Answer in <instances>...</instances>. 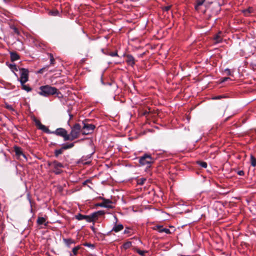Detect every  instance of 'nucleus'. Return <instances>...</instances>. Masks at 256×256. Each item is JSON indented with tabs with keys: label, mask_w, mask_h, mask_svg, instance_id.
<instances>
[{
	"label": "nucleus",
	"mask_w": 256,
	"mask_h": 256,
	"mask_svg": "<svg viewBox=\"0 0 256 256\" xmlns=\"http://www.w3.org/2000/svg\"><path fill=\"white\" fill-rule=\"evenodd\" d=\"M40 89V92L38 94L44 96H48L57 94L58 92V90L56 88L50 86L48 85L41 86Z\"/></svg>",
	"instance_id": "1"
},
{
	"label": "nucleus",
	"mask_w": 256,
	"mask_h": 256,
	"mask_svg": "<svg viewBox=\"0 0 256 256\" xmlns=\"http://www.w3.org/2000/svg\"><path fill=\"white\" fill-rule=\"evenodd\" d=\"M154 162V159L150 155L145 154L139 159V162L142 166H146L147 168L150 167L152 164Z\"/></svg>",
	"instance_id": "2"
},
{
	"label": "nucleus",
	"mask_w": 256,
	"mask_h": 256,
	"mask_svg": "<svg viewBox=\"0 0 256 256\" xmlns=\"http://www.w3.org/2000/svg\"><path fill=\"white\" fill-rule=\"evenodd\" d=\"M81 131V126L79 124H75L72 128V130L69 136L70 139L69 140H72L78 138Z\"/></svg>",
	"instance_id": "3"
},
{
	"label": "nucleus",
	"mask_w": 256,
	"mask_h": 256,
	"mask_svg": "<svg viewBox=\"0 0 256 256\" xmlns=\"http://www.w3.org/2000/svg\"><path fill=\"white\" fill-rule=\"evenodd\" d=\"M48 166L52 169V172L56 174H60L62 172L61 168L63 167V165L58 161L49 162Z\"/></svg>",
	"instance_id": "4"
},
{
	"label": "nucleus",
	"mask_w": 256,
	"mask_h": 256,
	"mask_svg": "<svg viewBox=\"0 0 256 256\" xmlns=\"http://www.w3.org/2000/svg\"><path fill=\"white\" fill-rule=\"evenodd\" d=\"M20 70V78L18 80L20 82H26L28 80L29 71L28 69L21 68Z\"/></svg>",
	"instance_id": "5"
},
{
	"label": "nucleus",
	"mask_w": 256,
	"mask_h": 256,
	"mask_svg": "<svg viewBox=\"0 0 256 256\" xmlns=\"http://www.w3.org/2000/svg\"><path fill=\"white\" fill-rule=\"evenodd\" d=\"M52 134L63 137L64 140H68L70 139V136L68 134L66 130L63 128H57L55 131L52 132Z\"/></svg>",
	"instance_id": "6"
},
{
	"label": "nucleus",
	"mask_w": 256,
	"mask_h": 256,
	"mask_svg": "<svg viewBox=\"0 0 256 256\" xmlns=\"http://www.w3.org/2000/svg\"><path fill=\"white\" fill-rule=\"evenodd\" d=\"M95 128V126L92 124H84V126L82 130L83 134L87 135L91 134Z\"/></svg>",
	"instance_id": "7"
},
{
	"label": "nucleus",
	"mask_w": 256,
	"mask_h": 256,
	"mask_svg": "<svg viewBox=\"0 0 256 256\" xmlns=\"http://www.w3.org/2000/svg\"><path fill=\"white\" fill-rule=\"evenodd\" d=\"M34 122L37 128L42 130V132L47 134H52V132L46 126L42 124L38 120H35Z\"/></svg>",
	"instance_id": "8"
},
{
	"label": "nucleus",
	"mask_w": 256,
	"mask_h": 256,
	"mask_svg": "<svg viewBox=\"0 0 256 256\" xmlns=\"http://www.w3.org/2000/svg\"><path fill=\"white\" fill-rule=\"evenodd\" d=\"M154 230H157L159 232H165L167 234H170V232L168 228H164L162 226H156L154 228Z\"/></svg>",
	"instance_id": "9"
},
{
	"label": "nucleus",
	"mask_w": 256,
	"mask_h": 256,
	"mask_svg": "<svg viewBox=\"0 0 256 256\" xmlns=\"http://www.w3.org/2000/svg\"><path fill=\"white\" fill-rule=\"evenodd\" d=\"M100 198L102 200V202L104 204V207L107 208H112L113 206L112 205V202L108 200V199H106L104 198L100 197Z\"/></svg>",
	"instance_id": "10"
},
{
	"label": "nucleus",
	"mask_w": 256,
	"mask_h": 256,
	"mask_svg": "<svg viewBox=\"0 0 256 256\" xmlns=\"http://www.w3.org/2000/svg\"><path fill=\"white\" fill-rule=\"evenodd\" d=\"M126 62L128 65L131 66H133L135 64L134 57L130 55H128L126 56Z\"/></svg>",
	"instance_id": "11"
},
{
	"label": "nucleus",
	"mask_w": 256,
	"mask_h": 256,
	"mask_svg": "<svg viewBox=\"0 0 256 256\" xmlns=\"http://www.w3.org/2000/svg\"><path fill=\"white\" fill-rule=\"evenodd\" d=\"M124 228V226L122 224H115L114 226L112 229V231H114L116 232H118L120 230H122Z\"/></svg>",
	"instance_id": "12"
},
{
	"label": "nucleus",
	"mask_w": 256,
	"mask_h": 256,
	"mask_svg": "<svg viewBox=\"0 0 256 256\" xmlns=\"http://www.w3.org/2000/svg\"><path fill=\"white\" fill-rule=\"evenodd\" d=\"M26 82H20L22 86V89L26 90L27 92H30L32 90V88L28 84H26Z\"/></svg>",
	"instance_id": "13"
},
{
	"label": "nucleus",
	"mask_w": 256,
	"mask_h": 256,
	"mask_svg": "<svg viewBox=\"0 0 256 256\" xmlns=\"http://www.w3.org/2000/svg\"><path fill=\"white\" fill-rule=\"evenodd\" d=\"M10 60L12 62L18 60L20 58V56L16 52H11L10 53Z\"/></svg>",
	"instance_id": "14"
},
{
	"label": "nucleus",
	"mask_w": 256,
	"mask_h": 256,
	"mask_svg": "<svg viewBox=\"0 0 256 256\" xmlns=\"http://www.w3.org/2000/svg\"><path fill=\"white\" fill-rule=\"evenodd\" d=\"M14 152L16 156H22L24 158H26L25 156L22 152V149L20 148L18 146L14 147Z\"/></svg>",
	"instance_id": "15"
},
{
	"label": "nucleus",
	"mask_w": 256,
	"mask_h": 256,
	"mask_svg": "<svg viewBox=\"0 0 256 256\" xmlns=\"http://www.w3.org/2000/svg\"><path fill=\"white\" fill-rule=\"evenodd\" d=\"M63 240L66 246L69 248L72 244H75V241L71 238H64Z\"/></svg>",
	"instance_id": "16"
},
{
	"label": "nucleus",
	"mask_w": 256,
	"mask_h": 256,
	"mask_svg": "<svg viewBox=\"0 0 256 256\" xmlns=\"http://www.w3.org/2000/svg\"><path fill=\"white\" fill-rule=\"evenodd\" d=\"M205 0H197L195 5V8L196 10H199L200 6H202Z\"/></svg>",
	"instance_id": "17"
},
{
	"label": "nucleus",
	"mask_w": 256,
	"mask_h": 256,
	"mask_svg": "<svg viewBox=\"0 0 256 256\" xmlns=\"http://www.w3.org/2000/svg\"><path fill=\"white\" fill-rule=\"evenodd\" d=\"M46 221V219L44 218L38 217L37 220V223L39 225H41V224H44L45 225H46V224H45Z\"/></svg>",
	"instance_id": "18"
},
{
	"label": "nucleus",
	"mask_w": 256,
	"mask_h": 256,
	"mask_svg": "<svg viewBox=\"0 0 256 256\" xmlns=\"http://www.w3.org/2000/svg\"><path fill=\"white\" fill-rule=\"evenodd\" d=\"M75 218L78 220H85L86 215H83L81 214H78L75 216Z\"/></svg>",
	"instance_id": "19"
},
{
	"label": "nucleus",
	"mask_w": 256,
	"mask_h": 256,
	"mask_svg": "<svg viewBox=\"0 0 256 256\" xmlns=\"http://www.w3.org/2000/svg\"><path fill=\"white\" fill-rule=\"evenodd\" d=\"M74 146V143L69 144H64L62 146V148L64 150H67L68 148H70Z\"/></svg>",
	"instance_id": "20"
},
{
	"label": "nucleus",
	"mask_w": 256,
	"mask_h": 256,
	"mask_svg": "<svg viewBox=\"0 0 256 256\" xmlns=\"http://www.w3.org/2000/svg\"><path fill=\"white\" fill-rule=\"evenodd\" d=\"M250 164L254 167L256 166V158L252 155L250 156Z\"/></svg>",
	"instance_id": "21"
},
{
	"label": "nucleus",
	"mask_w": 256,
	"mask_h": 256,
	"mask_svg": "<svg viewBox=\"0 0 256 256\" xmlns=\"http://www.w3.org/2000/svg\"><path fill=\"white\" fill-rule=\"evenodd\" d=\"M80 248V246H76L72 248V252L74 256H76L78 254V250Z\"/></svg>",
	"instance_id": "22"
},
{
	"label": "nucleus",
	"mask_w": 256,
	"mask_h": 256,
	"mask_svg": "<svg viewBox=\"0 0 256 256\" xmlns=\"http://www.w3.org/2000/svg\"><path fill=\"white\" fill-rule=\"evenodd\" d=\"M63 150H64L62 149V147L60 149L55 150V151H54L55 156L58 157L60 154L62 153Z\"/></svg>",
	"instance_id": "23"
},
{
	"label": "nucleus",
	"mask_w": 256,
	"mask_h": 256,
	"mask_svg": "<svg viewBox=\"0 0 256 256\" xmlns=\"http://www.w3.org/2000/svg\"><path fill=\"white\" fill-rule=\"evenodd\" d=\"M214 40H215L216 42V43H219V42H221L222 40V38H221V37L219 34H216L214 37Z\"/></svg>",
	"instance_id": "24"
},
{
	"label": "nucleus",
	"mask_w": 256,
	"mask_h": 256,
	"mask_svg": "<svg viewBox=\"0 0 256 256\" xmlns=\"http://www.w3.org/2000/svg\"><path fill=\"white\" fill-rule=\"evenodd\" d=\"M49 14L52 16H57L59 14V12L56 10H53L49 12Z\"/></svg>",
	"instance_id": "25"
},
{
	"label": "nucleus",
	"mask_w": 256,
	"mask_h": 256,
	"mask_svg": "<svg viewBox=\"0 0 256 256\" xmlns=\"http://www.w3.org/2000/svg\"><path fill=\"white\" fill-rule=\"evenodd\" d=\"M48 55L50 56V64L54 65V64L55 60L52 54L50 53V54H48Z\"/></svg>",
	"instance_id": "26"
},
{
	"label": "nucleus",
	"mask_w": 256,
	"mask_h": 256,
	"mask_svg": "<svg viewBox=\"0 0 256 256\" xmlns=\"http://www.w3.org/2000/svg\"><path fill=\"white\" fill-rule=\"evenodd\" d=\"M10 68L12 70L13 72H17L18 70L16 64H10L9 66Z\"/></svg>",
	"instance_id": "27"
},
{
	"label": "nucleus",
	"mask_w": 256,
	"mask_h": 256,
	"mask_svg": "<svg viewBox=\"0 0 256 256\" xmlns=\"http://www.w3.org/2000/svg\"><path fill=\"white\" fill-rule=\"evenodd\" d=\"M92 219V220L93 222L96 221L98 219V216H97V214L96 212L92 213V214H90Z\"/></svg>",
	"instance_id": "28"
},
{
	"label": "nucleus",
	"mask_w": 256,
	"mask_h": 256,
	"mask_svg": "<svg viewBox=\"0 0 256 256\" xmlns=\"http://www.w3.org/2000/svg\"><path fill=\"white\" fill-rule=\"evenodd\" d=\"M132 246V242H127L123 244V247L124 249L130 248Z\"/></svg>",
	"instance_id": "29"
},
{
	"label": "nucleus",
	"mask_w": 256,
	"mask_h": 256,
	"mask_svg": "<svg viewBox=\"0 0 256 256\" xmlns=\"http://www.w3.org/2000/svg\"><path fill=\"white\" fill-rule=\"evenodd\" d=\"M136 252L142 256H144L146 253L147 252L146 251L142 250L139 249H136Z\"/></svg>",
	"instance_id": "30"
},
{
	"label": "nucleus",
	"mask_w": 256,
	"mask_h": 256,
	"mask_svg": "<svg viewBox=\"0 0 256 256\" xmlns=\"http://www.w3.org/2000/svg\"><path fill=\"white\" fill-rule=\"evenodd\" d=\"M198 164L200 166L204 168H206L207 167V164L206 162H198Z\"/></svg>",
	"instance_id": "31"
},
{
	"label": "nucleus",
	"mask_w": 256,
	"mask_h": 256,
	"mask_svg": "<svg viewBox=\"0 0 256 256\" xmlns=\"http://www.w3.org/2000/svg\"><path fill=\"white\" fill-rule=\"evenodd\" d=\"M85 220L89 222H93L92 220V219L90 215L86 216Z\"/></svg>",
	"instance_id": "32"
},
{
	"label": "nucleus",
	"mask_w": 256,
	"mask_h": 256,
	"mask_svg": "<svg viewBox=\"0 0 256 256\" xmlns=\"http://www.w3.org/2000/svg\"><path fill=\"white\" fill-rule=\"evenodd\" d=\"M146 180V178H140L138 180V184H140V185H142L144 184V182Z\"/></svg>",
	"instance_id": "33"
},
{
	"label": "nucleus",
	"mask_w": 256,
	"mask_h": 256,
	"mask_svg": "<svg viewBox=\"0 0 256 256\" xmlns=\"http://www.w3.org/2000/svg\"><path fill=\"white\" fill-rule=\"evenodd\" d=\"M96 212V213L98 217L99 216H102L105 214L103 210H98V212Z\"/></svg>",
	"instance_id": "34"
},
{
	"label": "nucleus",
	"mask_w": 256,
	"mask_h": 256,
	"mask_svg": "<svg viewBox=\"0 0 256 256\" xmlns=\"http://www.w3.org/2000/svg\"><path fill=\"white\" fill-rule=\"evenodd\" d=\"M225 72H226V74L228 76H232V72L228 68L226 69Z\"/></svg>",
	"instance_id": "35"
},
{
	"label": "nucleus",
	"mask_w": 256,
	"mask_h": 256,
	"mask_svg": "<svg viewBox=\"0 0 256 256\" xmlns=\"http://www.w3.org/2000/svg\"><path fill=\"white\" fill-rule=\"evenodd\" d=\"M48 66H46V67L44 68H43L41 69H40L38 71V73L39 74H42L43 73V72H44V70L46 69H48Z\"/></svg>",
	"instance_id": "36"
},
{
	"label": "nucleus",
	"mask_w": 256,
	"mask_h": 256,
	"mask_svg": "<svg viewBox=\"0 0 256 256\" xmlns=\"http://www.w3.org/2000/svg\"><path fill=\"white\" fill-rule=\"evenodd\" d=\"M171 8V6H164L162 8V10L164 11L168 12V11Z\"/></svg>",
	"instance_id": "37"
},
{
	"label": "nucleus",
	"mask_w": 256,
	"mask_h": 256,
	"mask_svg": "<svg viewBox=\"0 0 256 256\" xmlns=\"http://www.w3.org/2000/svg\"><path fill=\"white\" fill-rule=\"evenodd\" d=\"M12 28L14 34H16L18 35L19 34H20L19 31H18V29L14 27Z\"/></svg>",
	"instance_id": "38"
},
{
	"label": "nucleus",
	"mask_w": 256,
	"mask_h": 256,
	"mask_svg": "<svg viewBox=\"0 0 256 256\" xmlns=\"http://www.w3.org/2000/svg\"><path fill=\"white\" fill-rule=\"evenodd\" d=\"M252 12V8H248V10H246L244 11V13L246 15L248 14H250Z\"/></svg>",
	"instance_id": "39"
},
{
	"label": "nucleus",
	"mask_w": 256,
	"mask_h": 256,
	"mask_svg": "<svg viewBox=\"0 0 256 256\" xmlns=\"http://www.w3.org/2000/svg\"><path fill=\"white\" fill-rule=\"evenodd\" d=\"M230 79V78H228V77H225V78H224L222 79V80H221V82H224L226 80H228Z\"/></svg>",
	"instance_id": "40"
},
{
	"label": "nucleus",
	"mask_w": 256,
	"mask_h": 256,
	"mask_svg": "<svg viewBox=\"0 0 256 256\" xmlns=\"http://www.w3.org/2000/svg\"><path fill=\"white\" fill-rule=\"evenodd\" d=\"M110 55L112 56H118V53L116 52H111Z\"/></svg>",
	"instance_id": "41"
},
{
	"label": "nucleus",
	"mask_w": 256,
	"mask_h": 256,
	"mask_svg": "<svg viewBox=\"0 0 256 256\" xmlns=\"http://www.w3.org/2000/svg\"><path fill=\"white\" fill-rule=\"evenodd\" d=\"M238 174L240 176H243L244 174V172L242 170H240L238 172Z\"/></svg>",
	"instance_id": "42"
},
{
	"label": "nucleus",
	"mask_w": 256,
	"mask_h": 256,
	"mask_svg": "<svg viewBox=\"0 0 256 256\" xmlns=\"http://www.w3.org/2000/svg\"><path fill=\"white\" fill-rule=\"evenodd\" d=\"M222 98V96H217L214 97L213 98V99L214 100H218V99H220Z\"/></svg>",
	"instance_id": "43"
},
{
	"label": "nucleus",
	"mask_w": 256,
	"mask_h": 256,
	"mask_svg": "<svg viewBox=\"0 0 256 256\" xmlns=\"http://www.w3.org/2000/svg\"><path fill=\"white\" fill-rule=\"evenodd\" d=\"M97 206H100V207H104L103 202L99 203L96 204Z\"/></svg>",
	"instance_id": "44"
},
{
	"label": "nucleus",
	"mask_w": 256,
	"mask_h": 256,
	"mask_svg": "<svg viewBox=\"0 0 256 256\" xmlns=\"http://www.w3.org/2000/svg\"><path fill=\"white\" fill-rule=\"evenodd\" d=\"M130 232H129V230L128 229H126L124 232V233L126 234H128Z\"/></svg>",
	"instance_id": "45"
},
{
	"label": "nucleus",
	"mask_w": 256,
	"mask_h": 256,
	"mask_svg": "<svg viewBox=\"0 0 256 256\" xmlns=\"http://www.w3.org/2000/svg\"><path fill=\"white\" fill-rule=\"evenodd\" d=\"M84 246H92V244H88V243L84 244Z\"/></svg>",
	"instance_id": "46"
},
{
	"label": "nucleus",
	"mask_w": 256,
	"mask_h": 256,
	"mask_svg": "<svg viewBox=\"0 0 256 256\" xmlns=\"http://www.w3.org/2000/svg\"><path fill=\"white\" fill-rule=\"evenodd\" d=\"M114 218L116 220V222L117 220H118L116 216H114Z\"/></svg>",
	"instance_id": "47"
},
{
	"label": "nucleus",
	"mask_w": 256,
	"mask_h": 256,
	"mask_svg": "<svg viewBox=\"0 0 256 256\" xmlns=\"http://www.w3.org/2000/svg\"><path fill=\"white\" fill-rule=\"evenodd\" d=\"M213 0H212L211 1H210V2H210V3H212V2H213Z\"/></svg>",
	"instance_id": "48"
},
{
	"label": "nucleus",
	"mask_w": 256,
	"mask_h": 256,
	"mask_svg": "<svg viewBox=\"0 0 256 256\" xmlns=\"http://www.w3.org/2000/svg\"><path fill=\"white\" fill-rule=\"evenodd\" d=\"M88 180H86V182H84V183L86 182H88Z\"/></svg>",
	"instance_id": "49"
},
{
	"label": "nucleus",
	"mask_w": 256,
	"mask_h": 256,
	"mask_svg": "<svg viewBox=\"0 0 256 256\" xmlns=\"http://www.w3.org/2000/svg\"><path fill=\"white\" fill-rule=\"evenodd\" d=\"M70 256H72V254H70Z\"/></svg>",
	"instance_id": "50"
}]
</instances>
